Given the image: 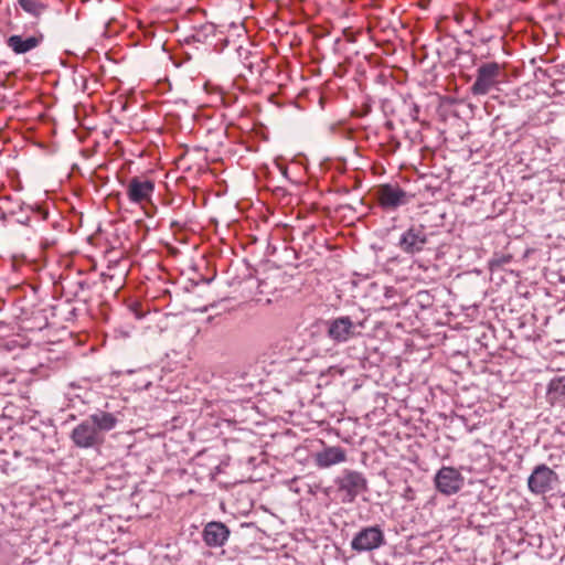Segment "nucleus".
I'll use <instances>...</instances> for the list:
<instances>
[{"instance_id": "17", "label": "nucleus", "mask_w": 565, "mask_h": 565, "mask_svg": "<svg viewBox=\"0 0 565 565\" xmlns=\"http://www.w3.org/2000/svg\"><path fill=\"white\" fill-rule=\"evenodd\" d=\"M512 260L511 255H494L493 258L490 260L491 268L493 267H502L507 264H510Z\"/></svg>"}, {"instance_id": "9", "label": "nucleus", "mask_w": 565, "mask_h": 565, "mask_svg": "<svg viewBox=\"0 0 565 565\" xmlns=\"http://www.w3.org/2000/svg\"><path fill=\"white\" fill-rule=\"evenodd\" d=\"M31 31L30 35L12 34L8 36L6 39L7 47L15 55L26 54L39 47L44 42V34L39 29Z\"/></svg>"}, {"instance_id": "6", "label": "nucleus", "mask_w": 565, "mask_h": 565, "mask_svg": "<svg viewBox=\"0 0 565 565\" xmlns=\"http://www.w3.org/2000/svg\"><path fill=\"white\" fill-rule=\"evenodd\" d=\"M49 6L42 0H17L15 18L22 17L21 11L30 17L29 23L20 26L18 23L10 22L9 26L12 31H29L39 29L40 21L43 14L47 11Z\"/></svg>"}, {"instance_id": "11", "label": "nucleus", "mask_w": 565, "mask_h": 565, "mask_svg": "<svg viewBox=\"0 0 565 565\" xmlns=\"http://www.w3.org/2000/svg\"><path fill=\"white\" fill-rule=\"evenodd\" d=\"M463 484L460 472L452 467H443L435 476V486L443 494H455Z\"/></svg>"}, {"instance_id": "10", "label": "nucleus", "mask_w": 565, "mask_h": 565, "mask_svg": "<svg viewBox=\"0 0 565 565\" xmlns=\"http://www.w3.org/2000/svg\"><path fill=\"white\" fill-rule=\"evenodd\" d=\"M153 192L154 182L142 177L131 178L126 186L128 200L140 206L151 201Z\"/></svg>"}, {"instance_id": "13", "label": "nucleus", "mask_w": 565, "mask_h": 565, "mask_svg": "<svg viewBox=\"0 0 565 565\" xmlns=\"http://www.w3.org/2000/svg\"><path fill=\"white\" fill-rule=\"evenodd\" d=\"M328 335L333 341L345 342L354 335V323L350 317H339L329 322Z\"/></svg>"}, {"instance_id": "16", "label": "nucleus", "mask_w": 565, "mask_h": 565, "mask_svg": "<svg viewBox=\"0 0 565 565\" xmlns=\"http://www.w3.org/2000/svg\"><path fill=\"white\" fill-rule=\"evenodd\" d=\"M548 395L552 399H565V377L553 379L550 382Z\"/></svg>"}, {"instance_id": "8", "label": "nucleus", "mask_w": 565, "mask_h": 565, "mask_svg": "<svg viewBox=\"0 0 565 565\" xmlns=\"http://www.w3.org/2000/svg\"><path fill=\"white\" fill-rule=\"evenodd\" d=\"M559 482L558 475L545 463L536 466L527 478V488L534 494H545Z\"/></svg>"}, {"instance_id": "4", "label": "nucleus", "mask_w": 565, "mask_h": 565, "mask_svg": "<svg viewBox=\"0 0 565 565\" xmlns=\"http://www.w3.org/2000/svg\"><path fill=\"white\" fill-rule=\"evenodd\" d=\"M374 195L379 206L385 212L397 211L399 207L407 205L414 196L398 184L392 183H385L377 186Z\"/></svg>"}, {"instance_id": "14", "label": "nucleus", "mask_w": 565, "mask_h": 565, "mask_svg": "<svg viewBox=\"0 0 565 565\" xmlns=\"http://www.w3.org/2000/svg\"><path fill=\"white\" fill-rule=\"evenodd\" d=\"M347 460L345 450L339 446L327 447L315 455V463L324 469Z\"/></svg>"}, {"instance_id": "2", "label": "nucleus", "mask_w": 565, "mask_h": 565, "mask_svg": "<svg viewBox=\"0 0 565 565\" xmlns=\"http://www.w3.org/2000/svg\"><path fill=\"white\" fill-rule=\"evenodd\" d=\"M433 233L423 224H412L399 236L396 246L406 255H416L431 249Z\"/></svg>"}, {"instance_id": "12", "label": "nucleus", "mask_w": 565, "mask_h": 565, "mask_svg": "<svg viewBox=\"0 0 565 565\" xmlns=\"http://www.w3.org/2000/svg\"><path fill=\"white\" fill-rule=\"evenodd\" d=\"M231 531L228 526L220 521H211L205 524L202 531V540L207 547H222L228 541Z\"/></svg>"}, {"instance_id": "19", "label": "nucleus", "mask_w": 565, "mask_h": 565, "mask_svg": "<svg viewBox=\"0 0 565 565\" xmlns=\"http://www.w3.org/2000/svg\"><path fill=\"white\" fill-rule=\"evenodd\" d=\"M170 226H171L172 228H182L183 223H182L181 221H177V220H174V221H172V222H171Z\"/></svg>"}, {"instance_id": "3", "label": "nucleus", "mask_w": 565, "mask_h": 565, "mask_svg": "<svg viewBox=\"0 0 565 565\" xmlns=\"http://www.w3.org/2000/svg\"><path fill=\"white\" fill-rule=\"evenodd\" d=\"M338 493L343 503H352L356 497L366 492L367 480L364 475L356 470L344 469L334 480Z\"/></svg>"}, {"instance_id": "1", "label": "nucleus", "mask_w": 565, "mask_h": 565, "mask_svg": "<svg viewBox=\"0 0 565 565\" xmlns=\"http://www.w3.org/2000/svg\"><path fill=\"white\" fill-rule=\"evenodd\" d=\"M117 424L118 418L113 413L98 409L73 428L71 439L78 448H97L104 444L105 434Z\"/></svg>"}, {"instance_id": "5", "label": "nucleus", "mask_w": 565, "mask_h": 565, "mask_svg": "<svg viewBox=\"0 0 565 565\" xmlns=\"http://www.w3.org/2000/svg\"><path fill=\"white\" fill-rule=\"evenodd\" d=\"M501 66L497 62L483 63L477 68L476 81L470 87L473 96H483L501 83Z\"/></svg>"}, {"instance_id": "15", "label": "nucleus", "mask_w": 565, "mask_h": 565, "mask_svg": "<svg viewBox=\"0 0 565 565\" xmlns=\"http://www.w3.org/2000/svg\"><path fill=\"white\" fill-rule=\"evenodd\" d=\"M216 35V26L214 23H204L193 29L191 38L199 43H211V40Z\"/></svg>"}, {"instance_id": "7", "label": "nucleus", "mask_w": 565, "mask_h": 565, "mask_svg": "<svg viewBox=\"0 0 565 565\" xmlns=\"http://www.w3.org/2000/svg\"><path fill=\"white\" fill-rule=\"evenodd\" d=\"M386 544L384 531L380 525H370L358 531L352 541L351 548L356 553L375 551Z\"/></svg>"}, {"instance_id": "18", "label": "nucleus", "mask_w": 565, "mask_h": 565, "mask_svg": "<svg viewBox=\"0 0 565 565\" xmlns=\"http://www.w3.org/2000/svg\"><path fill=\"white\" fill-rule=\"evenodd\" d=\"M418 301L422 303V306H429L430 305V295L428 291H419L417 294Z\"/></svg>"}]
</instances>
